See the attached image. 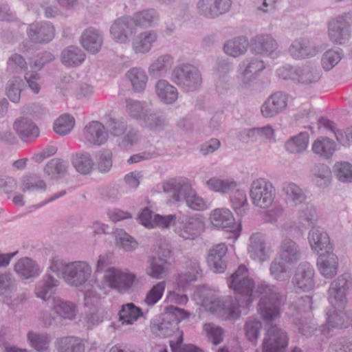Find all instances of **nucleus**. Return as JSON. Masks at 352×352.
Wrapping results in <instances>:
<instances>
[{
	"label": "nucleus",
	"instance_id": "nucleus-1",
	"mask_svg": "<svg viewBox=\"0 0 352 352\" xmlns=\"http://www.w3.org/2000/svg\"><path fill=\"white\" fill-rule=\"evenodd\" d=\"M259 299L257 311L260 317L270 325L263 342V352H284L288 344V336L285 331L272 322L280 317V308L285 297L280 288L265 282L257 285Z\"/></svg>",
	"mask_w": 352,
	"mask_h": 352
},
{
	"label": "nucleus",
	"instance_id": "nucleus-2",
	"mask_svg": "<svg viewBox=\"0 0 352 352\" xmlns=\"http://www.w3.org/2000/svg\"><path fill=\"white\" fill-rule=\"evenodd\" d=\"M50 270L61 276L64 281L72 287H78L85 285L91 274V267L84 261L65 263L61 260H53Z\"/></svg>",
	"mask_w": 352,
	"mask_h": 352
},
{
	"label": "nucleus",
	"instance_id": "nucleus-3",
	"mask_svg": "<svg viewBox=\"0 0 352 352\" xmlns=\"http://www.w3.org/2000/svg\"><path fill=\"white\" fill-rule=\"evenodd\" d=\"M312 303L311 296H301L289 307L287 313L298 332L306 337L311 336L316 329L311 320Z\"/></svg>",
	"mask_w": 352,
	"mask_h": 352
},
{
	"label": "nucleus",
	"instance_id": "nucleus-4",
	"mask_svg": "<svg viewBox=\"0 0 352 352\" xmlns=\"http://www.w3.org/2000/svg\"><path fill=\"white\" fill-rule=\"evenodd\" d=\"M248 270L244 265H240L238 269L228 279L229 287L234 290L235 294L243 298V304L249 307L256 299L259 292L255 287L254 280L248 276Z\"/></svg>",
	"mask_w": 352,
	"mask_h": 352
},
{
	"label": "nucleus",
	"instance_id": "nucleus-5",
	"mask_svg": "<svg viewBox=\"0 0 352 352\" xmlns=\"http://www.w3.org/2000/svg\"><path fill=\"white\" fill-rule=\"evenodd\" d=\"M170 80L185 91H196L202 82L199 69L189 63H182L175 67L171 72Z\"/></svg>",
	"mask_w": 352,
	"mask_h": 352
},
{
	"label": "nucleus",
	"instance_id": "nucleus-6",
	"mask_svg": "<svg viewBox=\"0 0 352 352\" xmlns=\"http://www.w3.org/2000/svg\"><path fill=\"white\" fill-rule=\"evenodd\" d=\"M352 290V275L344 273L331 282L328 290L329 302L333 307L344 309L346 302V296Z\"/></svg>",
	"mask_w": 352,
	"mask_h": 352
},
{
	"label": "nucleus",
	"instance_id": "nucleus-7",
	"mask_svg": "<svg viewBox=\"0 0 352 352\" xmlns=\"http://www.w3.org/2000/svg\"><path fill=\"white\" fill-rule=\"evenodd\" d=\"M275 189L272 184L263 178L254 180L251 184L250 196L252 204L261 208H267L274 201Z\"/></svg>",
	"mask_w": 352,
	"mask_h": 352
},
{
	"label": "nucleus",
	"instance_id": "nucleus-8",
	"mask_svg": "<svg viewBox=\"0 0 352 352\" xmlns=\"http://www.w3.org/2000/svg\"><path fill=\"white\" fill-rule=\"evenodd\" d=\"M210 220L214 226L225 229L226 232L230 233L228 239H232L234 241L239 238L241 226L235 223L234 217L228 209L214 210L210 215Z\"/></svg>",
	"mask_w": 352,
	"mask_h": 352
},
{
	"label": "nucleus",
	"instance_id": "nucleus-9",
	"mask_svg": "<svg viewBox=\"0 0 352 352\" xmlns=\"http://www.w3.org/2000/svg\"><path fill=\"white\" fill-rule=\"evenodd\" d=\"M204 229V222L197 217H179L175 232L184 240H194Z\"/></svg>",
	"mask_w": 352,
	"mask_h": 352
},
{
	"label": "nucleus",
	"instance_id": "nucleus-10",
	"mask_svg": "<svg viewBox=\"0 0 352 352\" xmlns=\"http://www.w3.org/2000/svg\"><path fill=\"white\" fill-rule=\"evenodd\" d=\"M103 278L111 288L125 292L133 286L135 276L132 273L112 267L108 269Z\"/></svg>",
	"mask_w": 352,
	"mask_h": 352
},
{
	"label": "nucleus",
	"instance_id": "nucleus-11",
	"mask_svg": "<svg viewBox=\"0 0 352 352\" xmlns=\"http://www.w3.org/2000/svg\"><path fill=\"white\" fill-rule=\"evenodd\" d=\"M232 3V0H199L197 9L200 15L214 19L228 12Z\"/></svg>",
	"mask_w": 352,
	"mask_h": 352
},
{
	"label": "nucleus",
	"instance_id": "nucleus-12",
	"mask_svg": "<svg viewBox=\"0 0 352 352\" xmlns=\"http://www.w3.org/2000/svg\"><path fill=\"white\" fill-rule=\"evenodd\" d=\"M346 14L337 16L329 22L328 34L329 39L336 44L344 43L351 36L350 25Z\"/></svg>",
	"mask_w": 352,
	"mask_h": 352
},
{
	"label": "nucleus",
	"instance_id": "nucleus-13",
	"mask_svg": "<svg viewBox=\"0 0 352 352\" xmlns=\"http://www.w3.org/2000/svg\"><path fill=\"white\" fill-rule=\"evenodd\" d=\"M135 32V28L131 16H122L115 20L110 28L113 39L120 43H126Z\"/></svg>",
	"mask_w": 352,
	"mask_h": 352
},
{
	"label": "nucleus",
	"instance_id": "nucleus-14",
	"mask_svg": "<svg viewBox=\"0 0 352 352\" xmlns=\"http://www.w3.org/2000/svg\"><path fill=\"white\" fill-rule=\"evenodd\" d=\"M294 285L298 289L308 292L315 286L314 269L307 262H302L297 267L293 278Z\"/></svg>",
	"mask_w": 352,
	"mask_h": 352
},
{
	"label": "nucleus",
	"instance_id": "nucleus-15",
	"mask_svg": "<svg viewBox=\"0 0 352 352\" xmlns=\"http://www.w3.org/2000/svg\"><path fill=\"white\" fill-rule=\"evenodd\" d=\"M228 247L225 243L213 245L208 252L206 257L208 265L217 273H222L227 267Z\"/></svg>",
	"mask_w": 352,
	"mask_h": 352
},
{
	"label": "nucleus",
	"instance_id": "nucleus-16",
	"mask_svg": "<svg viewBox=\"0 0 352 352\" xmlns=\"http://www.w3.org/2000/svg\"><path fill=\"white\" fill-rule=\"evenodd\" d=\"M278 255L281 261L293 265L302 257V251L299 245L294 240L285 238L283 239L278 248Z\"/></svg>",
	"mask_w": 352,
	"mask_h": 352
},
{
	"label": "nucleus",
	"instance_id": "nucleus-17",
	"mask_svg": "<svg viewBox=\"0 0 352 352\" xmlns=\"http://www.w3.org/2000/svg\"><path fill=\"white\" fill-rule=\"evenodd\" d=\"M287 104V95L283 92H276L262 104L261 111L263 117L272 118L281 112Z\"/></svg>",
	"mask_w": 352,
	"mask_h": 352
},
{
	"label": "nucleus",
	"instance_id": "nucleus-18",
	"mask_svg": "<svg viewBox=\"0 0 352 352\" xmlns=\"http://www.w3.org/2000/svg\"><path fill=\"white\" fill-rule=\"evenodd\" d=\"M27 33L32 41L36 43H47L54 36V28L47 22L32 23L30 25Z\"/></svg>",
	"mask_w": 352,
	"mask_h": 352
},
{
	"label": "nucleus",
	"instance_id": "nucleus-19",
	"mask_svg": "<svg viewBox=\"0 0 352 352\" xmlns=\"http://www.w3.org/2000/svg\"><path fill=\"white\" fill-rule=\"evenodd\" d=\"M83 135L89 143L100 146L107 142L109 134L100 122L91 121L85 126Z\"/></svg>",
	"mask_w": 352,
	"mask_h": 352
},
{
	"label": "nucleus",
	"instance_id": "nucleus-20",
	"mask_svg": "<svg viewBox=\"0 0 352 352\" xmlns=\"http://www.w3.org/2000/svg\"><path fill=\"white\" fill-rule=\"evenodd\" d=\"M308 241L311 249L317 253L323 250L324 252L333 250L329 235L320 227H314L309 230Z\"/></svg>",
	"mask_w": 352,
	"mask_h": 352
},
{
	"label": "nucleus",
	"instance_id": "nucleus-21",
	"mask_svg": "<svg viewBox=\"0 0 352 352\" xmlns=\"http://www.w3.org/2000/svg\"><path fill=\"white\" fill-rule=\"evenodd\" d=\"M135 27L147 29L159 24L160 15L154 8H146L135 12L131 16Z\"/></svg>",
	"mask_w": 352,
	"mask_h": 352
},
{
	"label": "nucleus",
	"instance_id": "nucleus-22",
	"mask_svg": "<svg viewBox=\"0 0 352 352\" xmlns=\"http://www.w3.org/2000/svg\"><path fill=\"white\" fill-rule=\"evenodd\" d=\"M157 37V33L155 30H146L140 33L133 39L132 50L137 54L149 52Z\"/></svg>",
	"mask_w": 352,
	"mask_h": 352
},
{
	"label": "nucleus",
	"instance_id": "nucleus-23",
	"mask_svg": "<svg viewBox=\"0 0 352 352\" xmlns=\"http://www.w3.org/2000/svg\"><path fill=\"white\" fill-rule=\"evenodd\" d=\"M317 266L320 274L327 278H330L337 274L338 259L333 250L321 253L317 259Z\"/></svg>",
	"mask_w": 352,
	"mask_h": 352
},
{
	"label": "nucleus",
	"instance_id": "nucleus-24",
	"mask_svg": "<svg viewBox=\"0 0 352 352\" xmlns=\"http://www.w3.org/2000/svg\"><path fill=\"white\" fill-rule=\"evenodd\" d=\"M248 253L252 259L258 262H263L269 258L265 239L262 234L254 233L251 235Z\"/></svg>",
	"mask_w": 352,
	"mask_h": 352
},
{
	"label": "nucleus",
	"instance_id": "nucleus-25",
	"mask_svg": "<svg viewBox=\"0 0 352 352\" xmlns=\"http://www.w3.org/2000/svg\"><path fill=\"white\" fill-rule=\"evenodd\" d=\"M251 47L256 54L270 56L276 51L278 43L269 34L257 35L252 39Z\"/></svg>",
	"mask_w": 352,
	"mask_h": 352
},
{
	"label": "nucleus",
	"instance_id": "nucleus-26",
	"mask_svg": "<svg viewBox=\"0 0 352 352\" xmlns=\"http://www.w3.org/2000/svg\"><path fill=\"white\" fill-rule=\"evenodd\" d=\"M318 50L310 41L305 38L294 41L289 48V54L295 59L307 58L314 56Z\"/></svg>",
	"mask_w": 352,
	"mask_h": 352
},
{
	"label": "nucleus",
	"instance_id": "nucleus-27",
	"mask_svg": "<svg viewBox=\"0 0 352 352\" xmlns=\"http://www.w3.org/2000/svg\"><path fill=\"white\" fill-rule=\"evenodd\" d=\"M59 285V280L51 274H45L39 280L35 287L36 297L48 300L56 292Z\"/></svg>",
	"mask_w": 352,
	"mask_h": 352
},
{
	"label": "nucleus",
	"instance_id": "nucleus-28",
	"mask_svg": "<svg viewBox=\"0 0 352 352\" xmlns=\"http://www.w3.org/2000/svg\"><path fill=\"white\" fill-rule=\"evenodd\" d=\"M286 203L290 207L300 206L306 202L307 195L303 190L295 183L286 182L283 184Z\"/></svg>",
	"mask_w": 352,
	"mask_h": 352
},
{
	"label": "nucleus",
	"instance_id": "nucleus-29",
	"mask_svg": "<svg viewBox=\"0 0 352 352\" xmlns=\"http://www.w3.org/2000/svg\"><path fill=\"white\" fill-rule=\"evenodd\" d=\"M102 42V34L94 28L85 30L80 36L81 45L91 54H96L100 51Z\"/></svg>",
	"mask_w": 352,
	"mask_h": 352
},
{
	"label": "nucleus",
	"instance_id": "nucleus-30",
	"mask_svg": "<svg viewBox=\"0 0 352 352\" xmlns=\"http://www.w3.org/2000/svg\"><path fill=\"white\" fill-rule=\"evenodd\" d=\"M14 271L23 279L36 278L41 273L39 265L28 257L19 259L14 265Z\"/></svg>",
	"mask_w": 352,
	"mask_h": 352
},
{
	"label": "nucleus",
	"instance_id": "nucleus-31",
	"mask_svg": "<svg viewBox=\"0 0 352 352\" xmlns=\"http://www.w3.org/2000/svg\"><path fill=\"white\" fill-rule=\"evenodd\" d=\"M241 306H244L243 302H240L236 298L226 296L218 317L223 320H236L241 315L239 307Z\"/></svg>",
	"mask_w": 352,
	"mask_h": 352
},
{
	"label": "nucleus",
	"instance_id": "nucleus-32",
	"mask_svg": "<svg viewBox=\"0 0 352 352\" xmlns=\"http://www.w3.org/2000/svg\"><path fill=\"white\" fill-rule=\"evenodd\" d=\"M13 127L18 135L23 141L36 138L39 135L38 128L31 120L26 118L16 120L14 122Z\"/></svg>",
	"mask_w": 352,
	"mask_h": 352
},
{
	"label": "nucleus",
	"instance_id": "nucleus-33",
	"mask_svg": "<svg viewBox=\"0 0 352 352\" xmlns=\"http://www.w3.org/2000/svg\"><path fill=\"white\" fill-rule=\"evenodd\" d=\"M164 191L172 195L173 199L176 201H185L186 197L192 191L191 186L187 183H179L175 180H170L163 185Z\"/></svg>",
	"mask_w": 352,
	"mask_h": 352
},
{
	"label": "nucleus",
	"instance_id": "nucleus-34",
	"mask_svg": "<svg viewBox=\"0 0 352 352\" xmlns=\"http://www.w3.org/2000/svg\"><path fill=\"white\" fill-rule=\"evenodd\" d=\"M295 82L301 85H311L317 82L321 77L320 72L316 67L305 65L296 68Z\"/></svg>",
	"mask_w": 352,
	"mask_h": 352
},
{
	"label": "nucleus",
	"instance_id": "nucleus-35",
	"mask_svg": "<svg viewBox=\"0 0 352 352\" xmlns=\"http://www.w3.org/2000/svg\"><path fill=\"white\" fill-rule=\"evenodd\" d=\"M174 63V58L169 54H162L158 56L148 67V73L155 78L165 76L170 69Z\"/></svg>",
	"mask_w": 352,
	"mask_h": 352
},
{
	"label": "nucleus",
	"instance_id": "nucleus-36",
	"mask_svg": "<svg viewBox=\"0 0 352 352\" xmlns=\"http://www.w3.org/2000/svg\"><path fill=\"white\" fill-rule=\"evenodd\" d=\"M155 92L160 100L165 104L174 103L179 95L177 88L163 79L156 82Z\"/></svg>",
	"mask_w": 352,
	"mask_h": 352
},
{
	"label": "nucleus",
	"instance_id": "nucleus-37",
	"mask_svg": "<svg viewBox=\"0 0 352 352\" xmlns=\"http://www.w3.org/2000/svg\"><path fill=\"white\" fill-rule=\"evenodd\" d=\"M249 41L245 36H237L227 41L223 45L224 52L232 57L243 55L248 49Z\"/></svg>",
	"mask_w": 352,
	"mask_h": 352
},
{
	"label": "nucleus",
	"instance_id": "nucleus-38",
	"mask_svg": "<svg viewBox=\"0 0 352 352\" xmlns=\"http://www.w3.org/2000/svg\"><path fill=\"white\" fill-rule=\"evenodd\" d=\"M141 122L144 126L154 131L161 130L166 124V118L162 112L151 109L144 112Z\"/></svg>",
	"mask_w": 352,
	"mask_h": 352
},
{
	"label": "nucleus",
	"instance_id": "nucleus-39",
	"mask_svg": "<svg viewBox=\"0 0 352 352\" xmlns=\"http://www.w3.org/2000/svg\"><path fill=\"white\" fill-rule=\"evenodd\" d=\"M56 347L58 352H84L83 340L75 336L63 337L57 340Z\"/></svg>",
	"mask_w": 352,
	"mask_h": 352
},
{
	"label": "nucleus",
	"instance_id": "nucleus-40",
	"mask_svg": "<svg viewBox=\"0 0 352 352\" xmlns=\"http://www.w3.org/2000/svg\"><path fill=\"white\" fill-rule=\"evenodd\" d=\"M331 177V169L325 164H316L311 170L312 182L319 187H327L330 184Z\"/></svg>",
	"mask_w": 352,
	"mask_h": 352
},
{
	"label": "nucleus",
	"instance_id": "nucleus-41",
	"mask_svg": "<svg viewBox=\"0 0 352 352\" xmlns=\"http://www.w3.org/2000/svg\"><path fill=\"white\" fill-rule=\"evenodd\" d=\"M336 150V143L328 138L317 139L312 144L313 152L324 159H329Z\"/></svg>",
	"mask_w": 352,
	"mask_h": 352
},
{
	"label": "nucleus",
	"instance_id": "nucleus-42",
	"mask_svg": "<svg viewBox=\"0 0 352 352\" xmlns=\"http://www.w3.org/2000/svg\"><path fill=\"white\" fill-rule=\"evenodd\" d=\"M309 135L307 132H301L290 138L285 144V149L291 153H299L306 150L309 144Z\"/></svg>",
	"mask_w": 352,
	"mask_h": 352
},
{
	"label": "nucleus",
	"instance_id": "nucleus-43",
	"mask_svg": "<svg viewBox=\"0 0 352 352\" xmlns=\"http://www.w3.org/2000/svg\"><path fill=\"white\" fill-rule=\"evenodd\" d=\"M333 311H329L327 313V318L326 322V327L328 330L331 329H343L349 326V322L347 316L342 311V309H338V307H333Z\"/></svg>",
	"mask_w": 352,
	"mask_h": 352
},
{
	"label": "nucleus",
	"instance_id": "nucleus-44",
	"mask_svg": "<svg viewBox=\"0 0 352 352\" xmlns=\"http://www.w3.org/2000/svg\"><path fill=\"white\" fill-rule=\"evenodd\" d=\"M85 55L78 47L69 46L64 50L61 54V60L67 66H77L85 60Z\"/></svg>",
	"mask_w": 352,
	"mask_h": 352
},
{
	"label": "nucleus",
	"instance_id": "nucleus-45",
	"mask_svg": "<svg viewBox=\"0 0 352 352\" xmlns=\"http://www.w3.org/2000/svg\"><path fill=\"white\" fill-rule=\"evenodd\" d=\"M27 338L30 346L38 352H45L47 351L52 341L51 336L49 334L34 331H29Z\"/></svg>",
	"mask_w": 352,
	"mask_h": 352
},
{
	"label": "nucleus",
	"instance_id": "nucleus-46",
	"mask_svg": "<svg viewBox=\"0 0 352 352\" xmlns=\"http://www.w3.org/2000/svg\"><path fill=\"white\" fill-rule=\"evenodd\" d=\"M21 190L23 192L26 191H39L45 192L47 189V185L44 180L36 175L32 174L23 176L21 178Z\"/></svg>",
	"mask_w": 352,
	"mask_h": 352
},
{
	"label": "nucleus",
	"instance_id": "nucleus-47",
	"mask_svg": "<svg viewBox=\"0 0 352 352\" xmlns=\"http://www.w3.org/2000/svg\"><path fill=\"white\" fill-rule=\"evenodd\" d=\"M232 209L237 215L243 217L249 209L247 195L244 190H236L230 198Z\"/></svg>",
	"mask_w": 352,
	"mask_h": 352
},
{
	"label": "nucleus",
	"instance_id": "nucleus-48",
	"mask_svg": "<svg viewBox=\"0 0 352 352\" xmlns=\"http://www.w3.org/2000/svg\"><path fill=\"white\" fill-rule=\"evenodd\" d=\"M67 168V165L65 161L59 158H54L45 166L43 171L50 178L56 179L64 175Z\"/></svg>",
	"mask_w": 352,
	"mask_h": 352
},
{
	"label": "nucleus",
	"instance_id": "nucleus-49",
	"mask_svg": "<svg viewBox=\"0 0 352 352\" xmlns=\"http://www.w3.org/2000/svg\"><path fill=\"white\" fill-rule=\"evenodd\" d=\"M208 187L215 192L228 193L234 190L238 184L233 179H219L212 177L206 182Z\"/></svg>",
	"mask_w": 352,
	"mask_h": 352
},
{
	"label": "nucleus",
	"instance_id": "nucleus-50",
	"mask_svg": "<svg viewBox=\"0 0 352 352\" xmlns=\"http://www.w3.org/2000/svg\"><path fill=\"white\" fill-rule=\"evenodd\" d=\"M116 245L126 252H132L138 247V241L122 229L115 232Z\"/></svg>",
	"mask_w": 352,
	"mask_h": 352
},
{
	"label": "nucleus",
	"instance_id": "nucleus-51",
	"mask_svg": "<svg viewBox=\"0 0 352 352\" xmlns=\"http://www.w3.org/2000/svg\"><path fill=\"white\" fill-rule=\"evenodd\" d=\"M127 77L135 92H142L144 90L148 77L143 69L136 67L133 68L127 72Z\"/></svg>",
	"mask_w": 352,
	"mask_h": 352
},
{
	"label": "nucleus",
	"instance_id": "nucleus-52",
	"mask_svg": "<svg viewBox=\"0 0 352 352\" xmlns=\"http://www.w3.org/2000/svg\"><path fill=\"white\" fill-rule=\"evenodd\" d=\"M152 329L159 336L169 337L178 329V326L176 322L173 321L169 315L164 312L162 321L159 324H154Z\"/></svg>",
	"mask_w": 352,
	"mask_h": 352
},
{
	"label": "nucleus",
	"instance_id": "nucleus-53",
	"mask_svg": "<svg viewBox=\"0 0 352 352\" xmlns=\"http://www.w3.org/2000/svg\"><path fill=\"white\" fill-rule=\"evenodd\" d=\"M141 316H142L141 309L132 302L122 305L119 311V319L122 324H133Z\"/></svg>",
	"mask_w": 352,
	"mask_h": 352
},
{
	"label": "nucleus",
	"instance_id": "nucleus-54",
	"mask_svg": "<svg viewBox=\"0 0 352 352\" xmlns=\"http://www.w3.org/2000/svg\"><path fill=\"white\" fill-rule=\"evenodd\" d=\"M72 164L76 170L83 175L89 173L94 165L91 156L88 153L76 154L72 159Z\"/></svg>",
	"mask_w": 352,
	"mask_h": 352
},
{
	"label": "nucleus",
	"instance_id": "nucleus-55",
	"mask_svg": "<svg viewBox=\"0 0 352 352\" xmlns=\"http://www.w3.org/2000/svg\"><path fill=\"white\" fill-rule=\"evenodd\" d=\"M53 309L61 318L72 320L76 314V306L71 302L63 301L60 299H54Z\"/></svg>",
	"mask_w": 352,
	"mask_h": 352
},
{
	"label": "nucleus",
	"instance_id": "nucleus-56",
	"mask_svg": "<svg viewBox=\"0 0 352 352\" xmlns=\"http://www.w3.org/2000/svg\"><path fill=\"white\" fill-rule=\"evenodd\" d=\"M75 124L74 118L68 114L60 116L54 123V130L57 134L64 136L69 134Z\"/></svg>",
	"mask_w": 352,
	"mask_h": 352
},
{
	"label": "nucleus",
	"instance_id": "nucleus-57",
	"mask_svg": "<svg viewBox=\"0 0 352 352\" xmlns=\"http://www.w3.org/2000/svg\"><path fill=\"white\" fill-rule=\"evenodd\" d=\"M23 87L24 82L19 77H14L8 82L6 91L12 102L16 103L20 100L21 92Z\"/></svg>",
	"mask_w": 352,
	"mask_h": 352
},
{
	"label": "nucleus",
	"instance_id": "nucleus-58",
	"mask_svg": "<svg viewBox=\"0 0 352 352\" xmlns=\"http://www.w3.org/2000/svg\"><path fill=\"white\" fill-rule=\"evenodd\" d=\"M203 329L208 340L214 345H217L223 341L224 331L221 327L209 322L204 324Z\"/></svg>",
	"mask_w": 352,
	"mask_h": 352
},
{
	"label": "nucleus",
	"instance_id": "nucleus-59",
	"mask_svg": "<svg viewBox=\"0 0 352 352\" xmlns=\"http://www.w3.org/2000/svg\"><path fill=\"white\" fill-rule=\"evenodd\" d=\"M261 329L262 323L255 318H248L244 325L245 336L248 340L253 344L256 343Z\"/></svg>",
	"mask_w": 352,
	"mask_h": 352
},
{
	"label": "nucleus",
	"instance_id": "nucleus-60",
	"mask_svg": "<svg viewBox=\"0 0 352 352\" xmlns=\"http://www.w3.org/2000/svg\"><path fill=\"white\" fill-rule=\"evenodd\" d=\"M148 263L147 274L155 278H162V275L164 273V265L166 263V261L160 256L151 257Z\"/></svg>",
	"mask_w": 352,
	"mask_h": 352
},
{
	"label": "nucleus",
	"instance_id": "nucleus-61",
	"mask_svg": "<svg viewBox=\"0 0 352 352\" xmlns=\"http://www.w3.org/2000/svg\"><path fill=\"white\" fill-rule=\"evenodd\" d=\"M125 102L128 115L133 119L141 121L144 112L148 109H145L142 103L138 100L126 98Z\"/></svg>",
	"mask_w": 352,
	"mask_h": 352
},
{
	"label": "nucleus",
	"instance_id": "nucleus-62",
	"mask_svg": "<svg viewBox=\"0 0 352 352\" xmlns=\"http://www.w3.org/2000/svg\"><path fill=\"white\" fill-rule=\"evenodd\" d=\"M335 172L338 179L342 182H352V164L346 162L335 164Z\"/></svg>",
	"mask_w": 352,
	"mask_h": 352
},
{
	"label": "nucleus",
	"instance_id": "nucleus-63",
	"mask_svg": "<svg viewBox=\"0 0 352 352\" xmlns=\"http://www.w3.org/2000/svg\"><path fill=\"white\" fill-rule=\"evenodd\" d=\"M164 289L165 282H159L148 292L144 299V302L148 306H153L161 299Z\"/></svg>",
	"mask_w": 352,
	"mask_h": 352
},
{
	"label": "nucleus",
	"instance_id": "nucleus-64",
	"mask_svg": "<svg viewBox=\"0 0 352 352\" xmlns=\"http://www.w3.org/2000/svg\"><path fill=\"white\" fill-rule=\"evenodd\" d=\"M270 272L271 276L278 281H285L288 278L287 267L283 261L274 259L270 264Z\"/></svg>",
	"mask_w": 352,
	"mask_h": 352
}]
</instances>
